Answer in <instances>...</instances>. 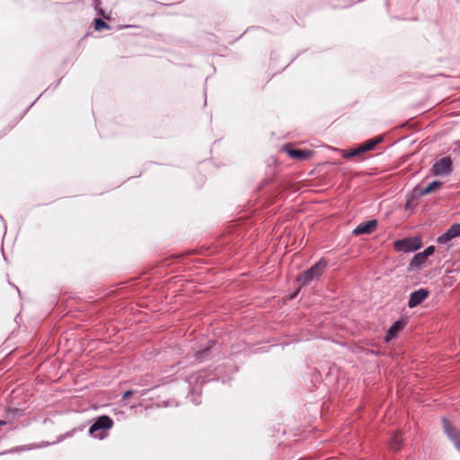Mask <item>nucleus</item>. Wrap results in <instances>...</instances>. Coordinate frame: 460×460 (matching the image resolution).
Here are the masks:
<instances>
[{
  "instance_id": "nucleus-1",
  "label": "nucleus",
  "mask_w": 460,
  "mask_h": 460,
  "mask_svg": "<svg viewBox=\"0 0 460 460\" xmlns=\"http://www.w3.org/2000/svg\"><path fill=\"white\" fill-rule=\"evenodd\" d=\"M112 426L113 420L109 416L103 415L96 419L93 424L90 427L89 433L90 435L102 439L106 436V434H104V432H98L102 429H110Z\"/></svg>"
},
{
  "instance_id": "nucleus-2",
  "label": "nucleus",
  "mask_w": 460,
  "mask_h": 460,
  "mask_svg": "<svg viewBox=\"0 0 460 460\" xmlns=\"http://www.w3.org/2000/svg\"><path fill=\"white\" fill-rule=\"evenodd\" d=\"M326 262L323 261H320L312 266L308 270L300 275L297 280L301 283V285H306L310 281L318 279L324 270L326 269Z\"/></svg>"
},
{
  "instance_id": "nucleus-3",
  "label": "nucleus",
  "mask_w": 460,
  "mask_h": 460,
  "mask_svg": "<svg viewBox=\"0 0 460 460\" xmlns=\"http://www.w3.org/2000/svg\"><path fill=\"white\" fill-rule=\"evenodd\" d=\"M453 162L449 156H445L434 163L430 172L434 176H447L452 172Z\"/></svg>"
},
{
  "instance_id": "nucleus-4",
  "label": "nucleus",
  "mask_w": 460,
  "mask_h": 460,
  "mask_svg": "<svg viewBox=\"0 0 460 460\" xmlns=\"http://www.w3.org/2000/svg\"><path fill=\"white\" fill-rule=\"evenodd\" d=\"M421 246V241L420 238H408L403 240H399L394 243V248L398 252H411Z\"/></svg>"
},
{
  "instance_id": "nucleus-5",
  "label": "nucleus",
  "mask_w": 460,
  "mask_h": 460,
  "mask_svg": "<svg viewBox=\"0 0 460 460\" xmlns=\"http://www.w3.org/2000/svg\"><path fill=\"white\" fill-rule=\"evenodd\" d=\"M380 142V138L370 139L364 144L360 145L358 148L351 150L350 152L342 151V156L349 158L356 155H359L362 153L370 151Z\"/></svg>"
},
{
  "instance_id": "nucleus-6",
  "label": "nucleus",
  "mask_w": 460,
  "mask_h": 460,
  "mask_svg": "<svg viewBox=\"0 0 460 460\" xmlns=\"http://www.w3.org/2000/svg\"><path fill=\"white\" fill-rule=\"evenodd\" d=\"M429 296L428 290L424 288H420L417 291H414L411 294L410 299L408 301V306L410 308H413L423 302Z\"/></svg>"
},
{
  "instance_id": "nucleus-7",
  "label": "nucleus",
  "mask_w": 460,
  "mask_h": 460,
  "mask_svg": "<svg viewBox=\"0 0 460 460\" xmlns=\"http://www.w3.org/2000/svg\"><path fill=\"white\" fill-rule=\"evenodd\" d=\"M457 236H460V224H454L445 234L438 238V242L439 243H446Z\"/></svg>"
},
{
  "instance_id": "nucleus-8",
  "label": "nucleus",
  "mask_w": 460,
  "mask_h": 460,
  "mask_svg": "<svg viewBox=\"0 0 460 460\" xmlns=\"http://www.w3.org/2000/svg\"><path fill=\"white\" fill-rule=\"evenodd\" d=\"M376 227V220H369L358 225L354 230L353 234L356 235L370 234L375 231Z\"/></svg>"
},
{
  "instance_id": "nucleus-9",
  "label": "nucleus",
  "mask_w": 460,
  "mask_h": 460,
  "mask_svg": "<svg viewBox=\"0 0 460 460\" xmlns=\"http://www.w3.org/2000/svg\"><path fill=\"white\" fill-rule=\"evenodd\" d=\"M402 328H403L402 322H401V321L394 322L392 324V326L388 329L385 338V341L386 342H389L390 341H392L394 338H395L397 336L398 332H400L402 330Z\"/></svg>"
},
{
  "instance_id": "nucleus-10",
  "label": "nucleus",
  "mask_w": 460,
  "mask_h": 460,
  "mask_svg": "<svg viewBox=\"0 0 460 460\" xmlns=\"http://www.w3.org/2000/svg\"><path fill=\"white\" fill-rule=\"evenodd\" d=\"M288 154L290 155V157L295 159H307L311 155L310 151H302V150H296V149H291L288 147L285 148Z\"/></svg>"
},
{
  "instance_id": "nucleus-11",
  "label": "nucleus",
  "mask_w": 460,
  "mask_h": 460,
  "mask_svg": "<svg viewBox=\"0 0 460 460\" xmlns=\"http://www.w3.org/2000/svg\"><path fill=\"white\" fill-rule=\"evenodd\" d=\"M427 259L428 258L425 256V254L422 253V252H419L414 255L410 263V266L411 268H420L425 264Z\"/></svg>"
},
{
  "instance_id": "nucleus-12",
  "label": "nucleus",
  "mask_w": 460,
  "mask_h": 460,
  "mask_svg": "<svg viewBox=\"0 0 460 460\" xmlns=\"http://www.w3.org/2000/svg\"><path fill=\"white\" fill-rule=\"evenodd\" d=\"M442 183L438 181H435L433 182H431L430 184H429L426 188L422 189L420 190V195H427V194H429L431 193L432 191L439 189L441 187Z\"/></svg>"
},
{
  "instance_id": "nucleus-13",
  "label": "nucleus",
  "mask_w": 460,
  "mask_h": 460,
  "mask_svg": "<svg viewBox=\"0 0 460 460\" xmlns=\"http://www.w3.org/2000/svg\"><path fill=\"white\" fill-rule=\"evenodd\" d=\"M402 440V439L401 434L396 433L389 442L390 448L394 451L398 450L401 447Z\"/></svg>"
},
{
  "instance_id": "nucleus-14",
  "label": "nucleus",
  "mask_w": 460,
  "mask_h": 460,
  "mask_svg": "<svg viewBox=\"0 0 460 460\" xmlns=\"http://www.w3.org/2000/svg\"><path fill=\"white\" fill-rule=\"evenodd\" d=\"M108 27H109L108 24L105 22H103L102 20H101V19L94 20L95 30L100 31L102 29H106Z\"/></svg>"
},
{
  "instance_id": "nucleus-15",
  "label": "nucleus",
  "mask_w": 460,
  "mask_h": 460,
  "mask_svg": "<svg viewBox=\"0 0 460 460\" xmlns=\"http://www.w3.org/2000/svg\"><path fill=\"white\" fill-rule=\"evenodd\" d=\"M434 251H435V248L434 246H429L428 248H426L422 253L425 254V256L427 258H429L430 255H432L434 253Z\"/></svg>"
},
{
  "instance_id": "nucleus-16",
  "label": "nucleus",
  "mask_w": 460,
  "mask_h": 460,
  "mask_svg": "<svg viewBox=\"0 0 460 460\" xmlns=\"http://www.w3.org/2000/svg\"><path fill=\"white\" fill-rule=\"evenodd\" d=\"M133 394L132 391H127L124 394H123V398L124 399H128L131 394Z\"/></svg>"
},
{
  "instance_id": "nucleus-17",
  "label": "nucleus",
  "mask_w": 460,
  "mask_h": 460,
  "mask_svg": "<svg viewBox=\"0 0 460 460\" xmlns=\"http://www.w3.org/2000/svg\"><path fill=\"white\" fill-rule=\"evenodd\" d=\"M4 424H5V421L0 420V426L4 425Z\"/></svg>"
}]
</instances>
